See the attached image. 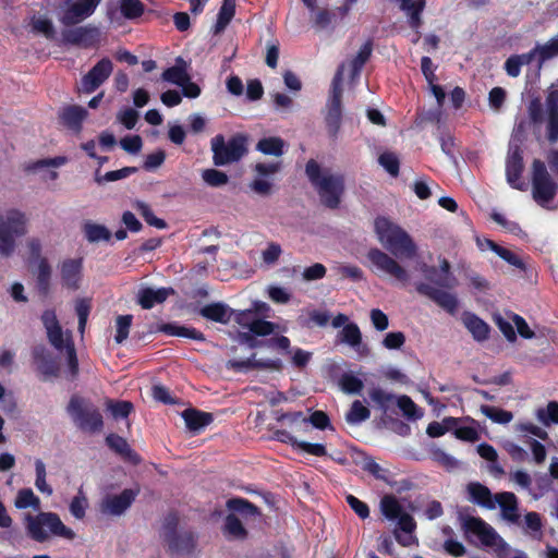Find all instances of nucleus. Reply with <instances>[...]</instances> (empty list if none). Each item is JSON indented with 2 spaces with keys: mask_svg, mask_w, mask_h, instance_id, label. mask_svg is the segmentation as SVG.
<instances>
[{
  "mask_svg": "<svg viewBox=\"0 0 558 558\" xmlns=\"http://www.w3.org/2000/svg\"><path fill=\"white\" fill-rule=\"evenodd\" d=\"M374 230L378 242L392 254L372 248L367 254L371 269L378 277L391 279L402 287L410 282V272L397 258L413 259L417 255V245L412 236L398 223L387 217H377Z\"/></svg>",
  "mask_w": 558,
  "mask_h": 558,
  "instance_id": "1",
  "label": "nucleus"
},
{
  "mask_svg": "<svg viewBox=\"0 0 558 558\" xmlns=\"http://www.w3.org/2000/svg\"><path fill=\"white\" fill-rule=\"evenodd\" d=\"M305 171L322 202L330 208L337 207L343 192V178L330 169H322L315 160L306 163Z\"/></svg>",
  "mask_w": 558,
  "mask_h": 558,
  "instance_id": "2",
  "label": "nucleus"
},
{
  "mask_svg": "<svg viewBox=\"0 0 558 558\" xmlns=\"http://www.w3.org/2000/svg\"><path fill=\"white\" fill-rule=\"evenodd\" d=\"M28 536L39 543L48 541L51 536L72 541L75 532L68 527L54 512H39L36 515H25Z\"/></svg>",
  "mask_w": 558,
  "mask_h": 558,
  "instance_id": "3",
  "label": "nucleus"
},
{
  "mask_svg": "<svg viewBox=\"0 0 558 558\" xmlns=\"http://www.w3.org/2000/svg\"><path fill=\"white\" fill-rule=\"evenodd\" d=\"M380 511L386 519L397 523L393 533L400 545L408 547L417 543L414 535L416 523L395 496L386 495L381 498Z\"/></svg>",
  "mask_w": 558,
  "mask_h": 558,
  "instance_id": "4",
  "label": "nucleus"
},
{
  "mask_svg": "<svg viewBox=\"0 0 558 558\" xmlns=\"http://www.w3.org/2000/svg\"><path fill=\"white\" fill-rule=\"evenodd\" d=\"M41 322L51 345L60 352H65L70 374L72 377H74L77 373L78 365L71 332L63 331L57 318L56 312L52 310H47L43 313Z\"/></svg>",
  "mask_w": 558,
  "mask_h": 558,
  "instance_id": "5",
  "label": "nucleus"
},
{
  "mask_svg": "<svg viewBox=\"0 0 558 558\" xmlns=\"http://www.w3.org/2000/svg\"><path fill=\"white\" fill-rule=\"evenodd\" d=\"M464 525L466 531L475 535L484 546L492 548L498 558H527L523 551L509 547L497 532L482 519L469 518Z\"/></svg>",
  "mask_w": 558,
  "mask_h": 558,
  "instance_id": "6",
  "label": "nucleus"
},
{
  "mask_svg": "<svg viewBox=\"0 0 558 558\" xmlns=\"http://www.w3.org/2000/svg\"><path fill=\"white\" fill-rule=\"evenodd\" d=\"M26 232L27 219L24 213L17 209L0 213V255H12L16 247V239Z\"/></svg>",
  "mask_w": 558,
  "mask_h": 558,
  "instance_id": "7",
  "label": "nucleus"
},
{
  "mask_svg": "<svg viewBox=\"0 0 558 558\" xmlns=\"http://www.w3.org/2000/svg\"><path fill=\"white\" fill-rule=\"evenodd\" d=\"M243 331L236 335V341L250 348L256 345L254 336H267L274 332V324L257 317L253 310L233 311L232 318Z\"/></svg>",
  "mask_w": 558,
  "mask_h": 558,
  "instance_id": "8",
  "label": "nucleus"
},
{
  "mask_svg": "<svg viewBox=\"0 0 558 558\" xmlns=\"http://www.w3.org/2000/svg\"><path fill=\"white\" fill-rule=\"evenodd\" d=\"M68 412L74 424L84 432L95 433L102 428V416L90 402L80 398H71Z\"/></svg>",
  "mask_w": 558,
  "mask_h": 558,
  "instance_id": "9",
  "label": "nucleus"
},
{
  "mask_svg": "<svg viewBox=\"0 0 558 558\" xmlns=\"http://www.w3.org/2000/svg\"><path fill=\"white\" fill-rule=\"evenodd\" d=\"M213 160L216 166H226L239 161L246 153L245 137L233 136L228 142L223 135H216L211 140Z\"/></svg>",
  "mask_w": 558,
  "mask_h": 558,
  "instance_id": "10",
  "label": "nucleus"
},
{
  "mask_svg": "<svg viewBox=\"0 0 558 558\" xmlns=\"http://www.w3.org/2000/svg\"><path fill=\"white\" fill-rule=\"evenodd\" d=\"M100 0H61L59 5V21L71 26L89 17L98 7Z\"/></svg>",
  "mask_w": 558,
  "mask_h": 558,
  "instance_id": "11",
  "label": "nucleus"
},
{
  "mask_svg": "<svg viewBox=\"0 0 558 558\" xmlns=\"http://www.w3.org/2000/svg\"><path fill=\"white\" fill-rule=\"evenodd\" d=\"M533 197L541 206H546L556 194V183L548 174L544 162L534 160L533 162Z\"/></svg>",
  "mask_w": 558,
  "mask_h": 558,
  "instance_id": "12",
  "label": "nucleus"
},
{
  "mask_svg": "<svg viewBox=\"0 0 558 558\" xmlns=\"http://www.w3.org/2000/svg\"><path fill=\"white\" fill-rule=\"evenodd\" d=\"M178 518L174 514L166 517L162 526V536L172 551L189 554L195 547V537L190 532L178 533L175 527Z\"/></svg>",
  "mask_w": 558,
  "mask_h": 558,
  "instance_id": "13",
  "label": "nucleus"
},
{
  "mask_svg": "<svg viewBox=\"0 0 558 558\" xmlns=\"http://www.w3.org/2000/svg\"><path fill=\"white\" fill-rule=\"evenodd\" d=\"M345 68L347 65L342 64L338 69L331 84V95L328 104L326 121L328 128L333 133L338 131L341 120V82Z\"/></svg>",
  "mask_w": 558,
  "mask_h": 558,
  "instance_id": "14",
  "label": "nucleus"
},
{
  "mask_svg": "<svg viewBox=\"0 0 558 558\" xmlns=\"http://www.w3.org/2000/svg\"><path fill=\"white\" fill-rule=\"evenodd\" d=\"M137 495L138 489L133 488H126L120 494H108L101 499L100 511L104 514L119 517L131 507Z\"/></svg>",
  "mask_w": 558,
  "mask_h": 558,
  "instance_id": "15",
  "label": "nucleus"
},
{
  "mask_svg": "<svg viewBox=\"0 0 558 558\" xmlns=\"http://www.w3.org/2000/svg\"><path fill=\"white\" fill-rule=\"evenodd\" d=\"M113 64L108 58L97 62L81 81L80 90L85 94L95 92L112 73Z\"/></svg>",
  "mask_w": 558,
  "mask_h": 558,
  "instance_id": "16",
  "label": "nucleus"
},
{
  "mask_svg": "<svg viewBox=\"0 0 558 558\" xmlns=\"http://www.w3.org/2000/svg\"><path fill=\"white\" fill-rule=\"evenodd\" d=\"M523 171L522 151L518 144L511 142L506 160V177L507 182L517 190L523 191L526 184L520 180Z\"/></svg>",
  "mask_w": 558,
  "mask_h": 558,
  "instance_id": "17",
  "label": "nucleus"
},
{
  "mask_svg": "<svg viewBox=\"0 0 558 558\" xmlns=\"http://www.w3.org/2000/svg\"><path fill=\"white\" fill-rule=\"evenodd\" d=\"M415 288L418 293L428 296L450 314H453L457 311L458 300L453 293L434 288L429 283L425 282H417Z\"/></svg>",
  "mask_w": 558,
  "mask_h": 558,
  "instance_id": "18",
  "label": "nucleus"
},
{
  "mask_svg": "<svg viewBox=\"0 0 558 558\" xmlns=\"http://www.w3.org/2000/svg\"><path fill=\"white\" fill-rule=\"evenodd\" d=\"M417 269L423 272L428 281L439 287L453 288L457 284L456 278L450 272V265L446 259L440 262L439 269L425 263L418 264Z\"/></svg>",
  "mask_w": 558,
  "mask_h": 558,
  "instance_id": "19",
  "label": "nucleus"
},
{
  "mask_svg": "<svg viewBox=\"0 0 558 558\" xmlns=\"http://www.w3.org/2000/svg\"><path fill=\"white\" fill-rule=\"evenodd\" d=\"M100 31L95 26H81L63 32V39L68 44L81 47H92L99 41Z\"/></svg>",
  "mask_w": 558,
  "mask_h": 558,
  "instance_id": "20",
  "label": "nucleus"
},
{
  "mask_svg": "<svg viewBox=\"0 0 558 558\" xmlns=\"http://www.w3.org/2000/svg\"><path fill=\"white\" fill-rule=\"evenodd\" d=\"M546 112L548 140L555 143L558 141V82L553 84L549 89L546 99Z\"/></svg>",
  "mask_w": 558,
  "mask_h": 558,
  "instance_id": "21",
  "label": "nucleus"
},
{
  "mask_svg": "<svg viewBox=\"0 0 558 558\" xmlns=\"http://www.w3.org/2000/svg\"><path fill=\"white\" fill-rule=\"evenodd\" d=\"M61 279L63 286L76 290L82 279V260L66 259L61 265Z\"/></svg>",
  "mask_w": 558,
  "mask_h": 558,
  "instance_id": "22",
  "label": "nucleus"
},
{
  "mask_svg": "<svg viewBox=\"0 0 558 558\" xmlns=\"http://www.w3.org/2000/svg\"><path fill=\"white\" fill-rule=\"evenodd\" d=\"M173 293L171 288H144L138 292V303L143 308L149 310L167 300Z\"/></svg>",
  "mask_w": 558,
  "mask_h": 558,
  "instance_id": "23",
  "label": "nucleus"
},
{
  "mask_svg": "<svg viewBox=\"0 0 558 558\" xmlns=\"http://www.w3.org/2000/svg\"><path fill=\"white\" fill-rule=\"evenodd\" d=\"M498 505L505 520L515 523L519 520L517 497L513 493L505 492L495 495V506Z\"/></svg>",
  "mask_w": 558,
  "mask_h": 558,
  "instance_id": "24",
  "label": "nucleus"
},
{
  "mask_svg": "<svg viewBox=\"0 0 558 558\" xmlns=\"http://www.w3.org/2000/svg\"><path fill=\"white\" fill-rule=\"evenodd\" d=\"M87 114V110L83 107L68 106L62 109L60 118L65 126L74 132H80L82 129V123Z\"/></svg>",
  "mask_w": 558,
  "mask_h": 558,
  "instance_id": "25",
  "label": "nucleus"
},
{
  "mask_svg": "<svg viewBox=\"0 0 558 558\" xmlns=\"http://www.w3.org/2000/svg\"><path fill=\"white\" fill-rule=\"evenodd\" d=\"M34 359L38 371L45 378L56 377L58 375V363L44 348H37L34 351Z\"/></svg>",
  "mask_w": 558,
  "mask_h": 558,
  "instance_id": "26",
  "label": "nucleus"
},
{
  "mask_svg": "<svg viewBox=\"0 0 558 558\" xmlns=\"http://www.w3.org/2000/svg\"><path fill=\"white\" fill-rule=\"evenodd\" d=\"M201 315L207 319L227 324L233 316V310L223 303H211L202 307Z\"/></svg>",
  "mask_w": 558,
  "mask_h": 558,
  "instance_id": "27",
  "label": "nucleus"
},
{
  "mask_svg": "<svg viewBox=\"0 0 558 558\" xmlns=\"http://www.w3.org/2000/svg\"><path fill=\"white\" fill-rule=\"evenodd\" d=\"M400 9L409 17V24L413 29H418L422 21L421 13L425 8V0H397Z\"/></svg>",
  "mask_w": 558,
  "mask_h": 558,
  "instance_id": "28",
  "label": "nucleus"
},
{
  "mask_svg": "<svg viewBox=\"0 0 558 558\" xmlns=\"http://www.w3.org/2000/svg\"><path fill=\"white\" fill-rule=\"evenodd\" d=\"M463 324L471 332L474 340L481 342L488 338L489 326L474 314L465 313L463 315Z\"/></svg>",
  "mask_w": 558,
  "mask_h": 558,
  "instance_id": "29",
  "label": "nucleus"
},
{
  "mask_svg": "<svg viewBox=\"0 0 558 558\" xmlns=\"http://www.w3.org/2000/svg\"><path fill=\"white\" fill-rule=\"evenodd\" d=\"M468 493L472 502L481 505L487 509L495 508V496L492 495L490 490L486 486L480 483H471L468 485Z\"/></svg>",
  "mask_w": 558,
  "mask_h": 558,
  "instance_id": "30",
  "label": "nucleus"
},
{
  "mask_svg": "<svg viewBox=\"0 0 558 558\" xmlns=\"http://www.w3.org/2000/svg\"><path fill=\"white\" fill-rule=\"evenodd\" d=\"M287 144L278 136H268L260 138L256 144V150L272 157H281L284 154Z\"/></svg>",
  "mask_w": 558,
  "mask_h": 558,
  "instance_id": "31",
  "label": "nucleus"
},
{
  "mask_svg": "<svg viewBox=\"0 0 558 558\" xmlns=\"http://www.w3.org/2000/svg\"><path fill=\"white\" fill-rule=\"evenodd\" d=\"M162 80L178 86L187 83L190 75L186 62L182 58H178L175 64L162 73Z\"/></svg>",
  "mask_w": 558,
  "mask_h": 558,
  "instance_id": "32",
  "label": "nucleus"
},
{
  "mask_svg": "<svg viewBox=\"0 0 558 558\" xmlns=\"http://www.w3.org/2000/svg\"><path fill=\"white\" fill-rule=\"evenodd\" d=\"M182 416L187 428L193 432H199L213 421L211 414L196 410H185Z\"/></svg>",
  "mask_w": 558,
  "mask_h": 558,
  "instance_id": "33",
  "label": "nucleus"
},
{
  "mask_svg": "<svg viewBox=\"0 0 558 558\" xmlns=\"http://www.w3.org/2000/svg\"><path fill=\"white\" fill-rule=\"evenodd\" d=\"M338 338L341 342L350 345L356 351H360L362 342V333L356 324L350 323L339 331Z\"/></svg>",
  "mask_w": 558,
  "mask_h": 558,
  "instance_id": "34",
  "label": "nucleus"
},
{
  "mask_svg": "<svg viewBox=\"0 0 558 558\" xmlns=\"http://www.w3.org/2000/svg\"><path fill=\"white\" fill-rule=\"evenodd\" d=\"M372 53V45L369 43H365L356 53V56L349 62L348 68L350 72V77L352 81L360 76V72L368 60Z\"/></svg>",
  "mask_w": 558,
  "mask_h": 558,
  "instance_id": "35",
  "label": "nucleus"
},
{
  "mask_svg": "<svg viewBox=\"0 0 558 558\" xmlns=\"http://www.w3.org/2000/svg\"><path fill=\"white\" fill-rule=\"evenodd\" d=\"M341 390L348 395H360L363 390V379L353 372L343 373L339 379Z\"/></svg>",
  "mask_w": 558,
  "mask_h": 558,
  "instance_id": "36",
  "label": "nucleus"
},
{
  "mask_svg": "<svg viewBox=\"0 0 558 558\" xmlns=\"http://www.w3.org/2000/svg\"><path fill=\"white\" fill-rule=\"evenodd\" d=\"M85 238L88 242L95 243L99 241H108L110 239V231L102 225L86 221L83 226Z\"/></svg>",
  "mask_w": 558,
  "mask_h": 558,
  "instance_id": "37",
  "label": "nucleus"
},
{
  "mask_svg": "<svg viewBox=\"0 0 558 558\" xmlns=\"http://www.w3.org/2000/svg\"><path fill=\"white\" fill-rule=\"evenodd\" d=\"M29 25L32 31L50 39L54 36V27L51 20L43 14H34L31 17Z\"/></svg>",
  "mask_w": 558,
  "mask_h": 558,
  "instance_id": "38",
  "label": "nucleus"
},
{
  "mask_svg": "<svg viewBox=\"0 0 558 558\" xmlns=\"http://www.w3.org/2000/svg\"><path fill=\"white\" fill-rule=\"evenodd\" d=\"M235 13V0H223L219 10L217 23L215 25V33L222 32L230 23Z\"/></svg>",
  "mask_w": 558,
  "mask_h": 558,
  "instance_id": "39",
  "label": "nucleus"
},
{
  "mask_svg": "<svg viewBox=\"0 0 558 558\" xmlns=\"http://www.w3.org/2000/svg\"><path fill=\"white\" fill-rule=\"evenodd\" d=\"M278 421L288 425L293 432H306L308 420L302 412L286 413L278 417Z\"/></svg>",
  "mask_w": 558,
  "mask_h": 558,
  "instance_id": "40",
  "label": "nucleus"
},
{
  "mask_svg": "<svg viewBox=\"0 0 558 558\" xmlns=\"http://www.w3.org/2000/svg\"><path fill=\"white\" fill-rule=\"evenodd\" d=\"M399 409L408 420H420L423 417V411L408 396H400L396 399Z\"/></svg>",
  "mask_w": 558,
  "mask_h": 558,
  "instance_id": "41",
  "label": "nucleus"
},
{
  "mask_svg": "<svg viewBox=\"0 0 558 558\" xmlns=\"http://www.w3.org/2000/svg\"><path fill=\"white\" fill-rule=\"evenodd\" d=\"M14 505L17 509L33 508L38 510L40 500L31 488H23L19 490Z\"/></svg>",
  "mask_w": 558,
  "mask_h": 558,
  "instance_id": "42",
  "label": "nucleus"
},
{
  "mask_svg": "<svg viewBox=\"0 0 558 558\" xmlns=\"http://www.w3.org/2000/svg\"><path fill=\"white\" fill-rule=\"evenodd\" d=\"M253 357L254 356L245 359V360H229L227 362V367L230 369H234L236 372H247L252 368L271 367L274 365V363L270 361H267V362L255 361Z\"/></svg>",
  "mask_w": 558,
  "mask_h": 558,
  "instance_id": "43",
  "label": "nucleus"
},
{
  "mask_svg": "<svg viewBox=\"0 0 558 558\" xmlns=\"http://www.w3.org/2000/svg\"><path fill=\"white\" fill-rule=\"evenodd\" d=\"M371 415L369 410L363 405L360 400H355L349 412L345 414V421L351 425H359L366 421Z\"/></svg>",
  "mask_w": 558,
  "mask_h": 558,
  "instance_id": "44",
  "label": "nucleus"
},
{
  "mask_svg": "<svg viewBox=\"0 0 558 558\" xmlns=\"http://www.w3.org/2000/svg\"><path fill=\"white\" fill-rule=\"evenodd\" d=\"M536 418L545 426L558 424V402L550 401L546 408L537 409Z\"/></svg>",
  "mask_w": 558,
  "mask_h": 558,
  "instance_id": "45",
  "label": "nucleus"
},
{
  "mask_svg": "<svg viewBox=\"0 0 558 558\" xmlns=\"http://www.w3.org/2000/svg\"><path fill=\"white\" fill-rule=\"evenodd\" d=\"M88 508V500L85 496L83 488L81 487L77 492V495L73 497L70 502L69 510L70 513L77 520H82L86 514V509Z\"/></svg>",
  "mask_w": 558,
  "mask_h": 558,
  "instance_id": "46",
  "label": "nucleus"
},
{
  "mask_svg": "<svg viewBox=\"0 0 558 558\" xmlns=\"http://www.w3.org/2000/svg\"><path fill=\"white\" fill-rule=\"evenodd\" d=\"M481 412L494 423L508 424L512 421L511 412L490 405H482Z\"/></svg>",
  "mask_w": 558,
  "mask_h": 558,
  "instance_id": "47",
  "label": "nucleus"
},
{
  "mask_svg": "<svg viewBox=\"0 0 558 558\" xmlns=\"http://www.w3.org/2000/svg\"><path fill=\"white\" fill-rule=\"evenodd\" d=\"M120 11L125 19L133 20L143 14L144 5L140 0H121Z\"/></svg>",
  "mask_w": 558,
  "mask_h": 558,
  "instance_id": "48",
  "label": "nucleus"
},
{
  "mask_svg": "<svg viewBox=\"0 0 558 558\" xmlns=\"http://www.w3.org/2000/svg\"><path fill=\"white\" fill-rule=\"evenodd\" d=\"M369 398L373 402L377 404V407L386 412L389 408V404L397 399L392 393L383 390L381 388H373L369 390Z\"/></svg>",
  "mask_w": 558,
  "mask_h": 558,
  "instance_id": "49",
  "label": "nucleus"
},
{
  "mask_svg": "<svg viewBox=\"0 0 558 558\" xmlns=\"http://www.w3.org/2000/svg\"><path fill=\"white\" fill-rule=\"evenodd\" d=\"M539 62H544L555 56H558V35L545 45H538L535 47Z\"/></svg>",
  "mask_w": 558,
  "mask_h": 558,
  "instance_id": "50",
  "label": "nucleus"
},
{
  "mask_svg": "<svg viewBox=\"0 0 558 558\" xmlns=\"http://www.w3.org/2000/svg\"><path fill=\"white\" fill-rule=\"evenodd\" d=\"M107 445L113 449L116 452L132 458L133 451L131 450L126 440L118 435L111 434L106 438Z\"/></svg>",
  "mask_w": 558,
  "mask_h": 558,
  "instance_id": "51",
  "label": "nucleus"
},
{
  "mask_svg": "<svg viewBox=\"0 0 558 558\" xmlns=\"http://www.w3.org/2000/svg\"><path fill=\"white\" fill-rule=\"evenodd\" d=\"M457 423L453 417L445 418L442 422H432L428 424L426 433L429 437H440L447 433Z\"/></svg>",
  "mask_w": 558,
  "mask_h": 558,
  "instance_id": "52",
  "label": "nucleus"
},
{
  "mask_svg": "<svg viewBox=\"0 0 558 558\" xmlns=\"http://www.w3.org/2000/svg\"><path fill=\"white\" fill-rule=\"evenodd\" d=\"M282 254L281 246L276 242H270L267 246L262 251V260L267 266H274L279 260V257Z\"/></svg>",
  "mask_w": 558,
  "mask_h": 558,
  "instance_id": "53",
  "label": "nucleus"
},
{
  "mask_svg": "<svg viewBox=\"0 0 558 558\" xmlns=\"http://www.w3.org/2000/svg\"><path fill=\"white\" fill-rule=\"evenodd\" d=\"M36 277L41 290H47L51 277V268L46 259H38L36 267Z\"/></svg>",
  "mask_w": 558,
  "mask_h": 558,
  "instance_id": "54",
  "label": "nucleus"
},
{
  "mask_svg": "<svg viewBox=\"0 0 558 558\" xmlns=\"http://www.w3.org/2000/svg\"><path fill=\"white\" fill-rule=\"evenodd\" d=\"M136 209L141 213L145 221L157 229H163L166 228V222L162 219L157 218L149 206L145 203L137 202L136 203Z\"/></svg>",
  "mask_w": 558,
  "mask_h": 558,
  "instance_id": "55",
  "label": "nucleus"
},
{
  "mask_svg": "<svg viewBox=\"0 0 558 558\" xmlns=\"http://www.w3.org/2000/svg\"><path fill=\"white\" fill-rule=\"evenodd\" d=\"M203 180L210 186H221L228 182V175L216 169H206L202 173Z\"/></svg>",
  "mask_w": 558,
  "mask_h": 558,
  "instance_id": "56",
  "label": "nucleus"
},
{
  "mask_svg": "<svg viewBox=\"0 0 558 558\" xmlns=\"http://www.w3.org/2000/svg\"><path fill=\"white\" fill-rule=\"evenodd\" d=\"M136 171L135 168L125 167L114 171H108L104 175H96V182L101 184L105 182H113L129 177Z\"/></svg>",
  "mask_w": 558,
  "mask_h": 558,
  "instance_id": "57",
  "label": "nucleus"
},
{
  "mask_svg": "<svg viewBox=\"0 0 558 558\" xmlns=\"http://www.w3.org/2000/svg\"><path fill=\"white\" fill-rule=\"evenodd\" d=\"M107 409L112 414V416L114 418H123V417H126L131 413L133 405L129 401H119V402L108 401Z\"/></svg>",
  "mask_w": 558,
  "mask_h": 558,
  "instance_id": "58",
  "label": "nucleus"
},
{
  "mask_svg": "<svg viewBox=\"0 0 558 558\" xmlns=\"http://www.w3.org/2000/svg\"><path fill=\"white\" fill-rule=\"evenodd\" d=\"M131 324L132 315H122L117 318V333L114 339L118 343H122L128 338Z\"/></svg>",
  "mask_w": 558,
  "mask_h": 558,
  "instance_id": "59",
  "label": "nucleus"
},
{
  "mask_svg": "<svg viewBox=\"0 0 558 558\" xmlns=\"http://www.w3.org/2000/svg\"><path fill=\"white\" fill-rule=\"evenodd\" d=\"M225 530L230 536L235 538H242L245 535V530L241 521L233 514L227 517Z\"/></svg>",
  "mask_w": 558,
  "mask_h": 558,
  "instance_id": "60",
  "label": "nucleus"
},
{
  "mask_svg": "<svg viewBox=\"0 0 558 558\" xmlns=\"http://www.w3.org/2000/svg\"><path fill=\"white\" fill-rule=\"evenodd\" d=\"M75 311L78 317V331L84 333L87 318L90 312L89 301L86 299H81L76 302Z\"/></svg>",
  "mask_w": 558,
  "mask_h": 558,
  "instance_id": "61",
  "label": "nucleus"
},
{
  "mask_svg": "<svg viewBox=\"0 0 558 558\" xmlns=\"http://www.w3.org/2000/svg\"><path fill=\"white\" fill-rule=\"evenodd\" d=\"M380 166L391 175L396 177L399 172V159L392 153H384L379 156Z\"/></svg>",
  "mask_w": 558,
  "mask_h": 558,
  "instance_id": "62",
  "label": "nucleus"
},
{
  "mask_svg": "<svg viewBox=\"0 0 558 558\" xmlns=\"http://www.w3.org/2000/svg\"><path fill=\"white\" fill-rule=\"evenodd\" d=\"M405 342V336L401 331H392L388 332L384 340L383 345L388 350H398L400 349Z\"/></svg>",
  "mask_w": 558,
  "mask_h": 558,
  "instance_id": "63",
  "label": "nucleus"
},
{
  "mask_svg": "<svg viewBox=\"0 0 558 558\" xmlns=\"http://www.w3.org/2000/svg\"><path fill=\"white\" fill-rule=\"evenodd\" d=\"M117 119L128 130H132L138 120V113L132 108H124L118 112Z\"/></svg>",
  "mask_w": 558,
  "mask_h": 558,
  "instance_id": "64",
  "label": "nucleus"
}]
</instances>
